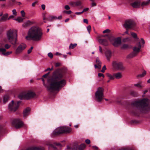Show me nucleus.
Wrapping results in <instances>:
<instances>
[{
  "mask_svg": "<svg viewBox=\"0 0 150 150\" xmlns=\"http://www.w3.org/2000/svg\"><path fill=\"white\" fill-rule=\"evenodd\" d=\"M32 23L30 21H28L25 24V27H27L29 25H31L32 24Z\"/></svg>",
  "mask_w": 150,
  "mask_h": 150,
  "instance_id": "f704fd0d",
  "label": "nucleus"
},
{
  "mask_svg": "<svg viewBox=\"0 0 150 150\" xmlns=\"http://www.w3.org/2000/svg\"><path fill=\"white\" fill-rule=\"evenodd\" d=\"M48 56L49 57L51 58L53 57V55L52 54L51 52L49 53L48 54Z\"/></svg>",
  "mask_w": 150,
  "mask_h": 150,
  "instance_id": "09e8293b",
  "label": "nucleus"
},
{
  "mask_svg": "<svg viewBox=\"0 0 150 150\" xmlns=\"http://www.w3.org/2000/svg\"><path fill=\"white\" fill-rule=\"evenodd\" d=\"M131 35L135 39L137 38V34L135 33L131 32Z\"/></svg>",
  "mask_w": 150,
  "mask_h": 150,
  "instance_id": "c9c22d12",
  "label": "nucleus"
},
{
  "mask_svg": "<svg viewBox=\"0 0 150 150\" xmlns=\"http://www.w3.org/2000/svg\"><path fill=\"white\" fill-rule=\"evenodd\" d=\"M30 109L29 108H27L25 109L23 111V116L24 117H26L29 114Z\"/></svg>",
  "mask_w": 150,
  "mask_h": 150,
  "instance_id": "412c9836",
  "label": "nucleus"
},
{
  "mask_svg": "<svg viewBox=\"0 0 150 150\" xmlns=\"http://www.w3.org/2000/svg\"><path fill=\"white\" fill-rule=\"evenodd\" d=\"M26 47L25 44L23 43L21 44L17 47L16 51V53L18 54L21 53Z\"/></svg>",
  "mask_w": 150,
  "mask_h": 150,
  "instance_id": "dca6fc26",
  "label": "nucleus"
},
{
  "mask_svg": "<svg viewBox=\"0 0 150 150\" xmlns=\"http://www.w3.org/2000/svg\"><path fill=\"white\" fill-rule=\"evenodd\" d=\"M12 123L16 129L20 128L23 125V122L19 118L14 119L12 120Z\"/></svg>",
  "mask_w": 150,
  "mask_h": 150,
  "instance_id": "f8f14e48",
  "label": "nucleus"
},
{
  "mask_svg": "<svg viewBox=\"0 0 150 150\" xmlns=\"http://www.w3.org/2000/svg\"><path fill=\"white\" fill-rule=\"evenodd\" d=\"M69 4L73 6H76L75 2H71L69 3Z\"/></svg>",
  "mask_w": 150,
  "mask_h": 150,
  "instance_id": "a19ab883",
  "label": "nucleus"
},
{
  "mask_svg": "<svg viewBox=\"0 0 150 150\" xmlns=\"http://www.w3.org/2000/svg\"><path fill=\"white\" fill-rule=\"evenodd\" d=\"M37 94H18V98L21 100H29L37 97Z\"/></svg>",
  "mask_w": 150,
  "mask_h": 150,
  "instance_id": "9b49d317",
  "label": "nucleus"
},
{
  "mask_svg": "<svg viewBox=\"0 0 150 150\" xmlns=\"http://www.w3.org/2000/svg\"><path fill=\"white\" fill-rule=\"evenodd\" d=\"M8 93H11V94H24L22 93V89L21 88H18L16 89H13L9 90ZM26 94H35L32 91L26 93Z\"/></svg>",
  "mask_w": 150,
  "mask_h": 150,
  "instance_id": "2eb2a0df",
  "label": "nucleus"
},
{
  "mask_svg": "<svg viewBox=\"0 0 150 150\" xmlns=\"http://www.w3.org/2000/svg\"><path fill=\"white\" fill-rule=\"evenodd\" d=\"M103 89L101 87H99L98 88L97 91L95 93V94H103Z\"/></svg>",
  "mask_w": 150,
  "mask_h": 150,
  "instance_id": "a878e982",
  "label": "nucleus"
},
{
  "mask_svg": "<svg viewBox=\"0 0 150 150\" xmlns=\"http://www.w3.org/2000/svg\"><path fill=\"white\" fill-rule=\"evenodd\" d=\"M112 52L110 50H107L105 52V54L108 61H110L112 56Z\"/></svg>",
  "mask_w": 150,
  "mask_h": 150,
  "instance_id": "6ab92c4d",
  "label": "nucleus"
},
{
  "mask_svg": "<svg viewBox=\"0 0 150 150\" xmlns=\"http://www.w3.org/2000/svg\"><path fill=\"white\" fill-rule=\"evenodd\" d=\"M33 47H31L30 49L28 50V54H30L32 52V50L33 49Z\"/></svg>",
  "mask_w": 150,
  "mask_h": 150,
  "instance_id": "ea45409f",
  "label": "nucleus"
},
{
  "mask_svg": "<svg viewBox=\"0 0 150 150\" xmlns=\"http://www.w3.org/2000/svg\"><path fill=\"white\" fill-rule=\"evenodd\" d=\"M92 148H93L94 149L96 150H97L98 149V148L96 146H93Z\"/></svg>",
  "mask_w": 150,
  "mask_h": 150,
  "instance_id": "e2e57ef3",
  "label": "nucleus"
},
{
  "mask_svg": "<svg viewBox=\"0 0 150 150\" xmlns=\"http://www.w3.org/2000/svg\"><path fill=\"white\" fill-rule=\"evenodd\" d=\"M61 65V64L59 62H57L55 64V66L56 67H59Z\"/></svg>",
  "mask_w": 150,
  "mask_h": 150,
  "instance_id": "864d4df0",
  "label": "nucleus"
},
{
  "mask_svg": "<svg viewBox=\"0 0 150 150\" xmlns=\"http://www.w3.org/2000/svg\"><path fill=\"white\" fill-rule=\"evenodd\" d=\"M8 13H6L0 19V22H3L6 21L8 17Z\"/></svg>",
  "mask_w": 150,
  "mask_h": 150,
  "instance_id": "b1692460",
  "label": "nucleus"
},
{
  "mask_svg": "<svg viewBox=\"0 0 150 150\" xmlns=\"http://www.w3.org/2000/svg\"><path fill=\"white\" fill-rule=\"evenodd\" d=\"M9 99V97L7 95H5L3 97V103H5Z\"/></svg>",
  "mask_w": 150,
  "mask_h": 150,
  "instance_id": "cd10ccee",
  "label": "nucleus"
},
{
  "mask_svg": "<svg viewBox=\"0 0 150 150\" xmlns=\"http://www.w3.org/2000/svg\"><path fill=\"white\" fill-rule=\"evenodd\" d=\"M129 48V45L126 44H124L123 45L122 48L123 49H127Z\"/></svg>",
  "mask_w": 150,
  "mask_h": 150,
  "instance_id": "473e14b6",
  "label": "nucleus"
},
{
  "mask_svg": "<svg viewBox=\"0 0 150 150\" xmlns=\"http://www.w3.org/2000/svg\"><path fill=\"white\" fill-rule=\"evenodd\" d=\"M99 51H100V52L101 53H103V51H102V47L100 46H99Z\"/></svg>",
  "mask_w": 150,
  "mask_h": 150,
  "instance_id": "0e129e2a",
  "label": "nucleus"
},
{
  "mask_svg": "<svg viewBox=\"0 0 150 150\" xmlns=\"http://www.w3.org/2000/svg\"><path fill=\"white\" fill-rule=\"evenodd\" d=\"M50 70H51L50 68H48L45 70V71L46 72L48 71H50Z\"/></svg>",
  "mask_w": 150,
  "mask_h": 150,
  "instance_id": "774afa93",
  "label": "nucleus"
},
{
  "mask_svg": "<svg viewBox=\"0 0 150 150\" xmlns=\"http://www.w3.org/2000/svg\"><path fill=\"white\" fill-rule=\"evenodd\" d=\"M13 14L15 16H16L17 15V12L15 9H13L12 10Z\"/></svg>",
  "mask_w": 150,
  "mask_h": 150,
  "instance_id": "a18cd8bd",
  "label": "nucleus"
},
{
  "mask_svg": "<svg viewBox=\"0 0 150 150\" xmlns=\"http://www.w3.org/2000/svg\"><path fill=\"white\" fill-rule=\"evenodd\" d=\"M65 79L64 72L58 70L54 71L47 79L48 89L52 92L59 91L65 85Z\"/></svg>",
  "mask_w": 150,
  "mask_h": 150,
  "instance_id": "f257e3e1",
  "label": "nucleus"
},
{
  "mask_svg": "<svg viewBox=\"0 0 150 150\" xmlns=\"http://www.w3.org/2000/svg\"><path fill=\"white\" fill-rule=\"evenodd\" d=\"M96 64L94 65L95 68L96 69H100L101 67V62L98 57H97L96 59Z\"/></svg>",
  "mask_w": 150,
  "mask_h": 150,
  "instance_id": "a211bd4d",
  "label": "nucleus"
},
{
  "mask_svg": "<svg viewBox=\"0 0 150 150\" xmlns=\"http://www.w3.org/2000/svg\"><path fill=\"white\" fill-rule=\"evenodd\" d=\"M118 150H132L131 149L127 147H123L119 149Z\"/></svg>",
  "mask_w": 150,
  "mask_h": 150,
  "instance_id": "4c0bfd02",
  "label": "nucleus"
},
{
  "mask_svg": "<svg viewBox=\"0 0 150 150\" xmlns=\"http://www.w3.org/2000/svg\"><path fill=\"white\" fill-rule=\"evenodd\" d=\"M83 22L85 23H86L87 24L88 23V21L87 19H83Z\"/></svg>",
  "mask_w": 150,
  "mask_h": 150,
  "instance_id": "338daca9",
  "label": "nucleus"
},
{
  "mask_svg": "<svg viewBox=\"0 0 150 150\" xmlns=\"http://www.w3.org/2000/svg\"><path fill=\"white\" fill-rule=\"evenodd\" d=\"M21 14L22 16L23 17H24L25 15V13L24 11L23 10H22L21 11Z\"/></svg>",
  "mask_w": 150,
  "mask_h": 150,
  "instance_id": "79ce46f5",
  "label": "nucleus"
},
{
  "mask_svg": "<svg viewBox=\"0 0 150 150\" xmlns=\"http://www.w3.org/2000/svg\"><path fill=\"white\" fill-rule=\"evenodd\" d=\"M55 144L58 146H60V147H61L62 146V145L60 143H56Z\"/></svg>",
  "mask_w": 150,
  "mask_h": 150,
  "instance_id": "6e6d98bb",
  "label": "nucleus"
},
{
  "mask_svg": "<svg viewBox=\"0 0 150 150\" xmlns=\"http://www.w3.org/2000/svg\"><path fill=\"white\" fill-rule=\"evenodd\" d=\"M71 131V129L68 127L63 126L59 127L53 131L51 136L52 137L56 136L61 134L69 133Z\"/></svg>",
  "mask_w": 150,
  "mask_h": 150,
  "instance_id": "39448f33",
  "label": "nucleus"
},
{
  "mask_svg": "<svg viewBox=\"0 0 150 150\" xmlns=\"http://www.w3.org/2000/svg\"><path fill=\"white\" fill-rule=\"evenodd\" d=\"M103 94H95V99L98 102L101 101L103 100Z\"/></svg>",
  "mask_w": 150,
  "mask_h": 150,
  "instance_id": "aec40b11",
  "label": "nucleus"
},
{
  "mask_svg": "<svg viewBox=\"0 0 150 150\" xmlns=\"http://www.w3.org/2000/svg\"><path fill=\"white\" fill-rule=\"evenodd\" d=\"M106 75L110 80H113L115 78L118 79H121L122 77V73L120 72L114 73L113 75L109 73H107Z\"/></svg>",
  "mask_w": 150,
  "mask_h": 150,
  "instance_id": "4468645a",
  "label": "nucleus"
},
{
  "mask_svg": "<svg viewBox=\"0 0 150 150\" xmlns=\"http://www.w3.org/2000/svg\"><path fill=\"white\" fill-rule=\"evenodd\" d=\"M45 148L42 146H33L28 147L25 150H44Z\"/></svg>",
  "mask_w": 150,
  "mask_h": 150,
  "instance_id": "f3484780",
  "label": "nucleus"
},
{
  "mask_svg": "<svg viewBox=\"0 0 150 150\" xmlns=\"http://www.w3.org/2000/svg\"><path fill=\"white\" fill-rule=\"evenodd\" d=\"M21 102V101H18L17 103H14L13 100L11 101V103L8 105V109L9 110L13 112H15L18 109L19 104Z\"/></svg>",
  "mask_w": 150,
  "mask_h": 150,
  "instance_id": "9d476101",
  "label": "nucleus"
},
{
  "mask_svg": "<svg viewBox=\"0 0 150 150\" xmlns=\"http://www.w3.org/2000/svg\"><path fill=\"white\" fill-rule=\"evenodd\" d=\"M46 145L48 146L49 149L52 148L54 150H56L57 148L55 146H54V145L52 144L48 143H47Z\"/></svg>",
  "mask_w": 150,
  "mask_h": 150,
  "instance_id": "bb28decb",
  "label": "nucleus"
},
{
  "mask_svg": "<svg viewBox=\"0 0 150 150\" xmlns=\"http://www.w3.org/2000/svg\"><path fill=\"white\" fill-rule=\"evenodd\" d=\"M110 31V30H109V29H107L104 31H103V33H109Z\"/></svg>",
  "mask_w": 150,
  "mask_h": 150,
  "instance_id": "de8ad7c7",
  "label": "nucleus"
},
{
  "mask_svg": "<svg viewBox=\"0 0 150 150\" xmlns=\"http://www.w3.org/2000/svg\"><path fill=\"white\" fill-rule=\"evenodd\" d=\"M37 3L38 1H37L34 2V3H33L32 4V6L33 7L34 6H35V5L37 4Z\"/></svg>",
  "mask_w": 150,
  "mask_h": 150,
  "instance_id": "bf43d9fd",
  "label": "nucleus"
},
{
  "mask_svg": "<svg viewBox=\"0 0 150 150\" xmlns=\"http://www.w3.org/2000/svg\"><path fill=\"white\" fill-rule=\"evenodd\" d=\"M65 8L67 10H68L70 9V8L69 6L68 5H66L64 6Z\"/></svg>",
  "mask_w": 150,
  "mask_h": 150,
  "instance_id": "3c124183",
  "label": "nucleus"
},
{
  "mask_svg": "<svg viewBox=\"0 0 150 150\" xmlns=\"http://www.w3.org/2000/svg\"><path fill=\"white\" fill-rule=\"evenodd\" d=\"M85 142L87 144H88L90 143V141L88 139H87L85 140Z\"/></svg>",
  "mask_w": 150,
  "mask_h": 150,
  "instance_id": "5fc2aeb1",
  "label": "nucleus"
},
{
  "mask_svg": "<svg viewBox=\"0 0 150 150\" xmlns=\"http://www.w3.org/2000/svg\"><path fill=\"white\" fill-rule=\"evenodd\" d=\"M131 40V38L130 37H127L123 38L122 39V41L123 42H128Z\"/></svg>",
  "mask_w": 150,
  "mask_h": 150,
  "instance_id": "c85d7f7f",
  "label": "nucleus"
},
{
  "mask_svg": "<svg viewBox=\"0 0 150 150\" xmlns=\"http://www.w3.org/2000/svg\"><path fill=\"white\" fill-rule=\"evenodd\" d=\"M77 44L75 43L74 44L71 43L70 44L69 48V49H72L74 48L77 45Z\"/></svg>",
  "mask_w": 150,
  "mask_h": 150,
  "instance_id": "7c9ffc66",
  "label": "nucleus"
},
{
  "mask_svg": "<svg viewBox=\"0 0 150 150\" xmlns=\"http://www.w3.org/2000/svg\"><path fill=\"white\" fill-rule=\"evenodd\" d=\"M146 74V72L145 71H144L142 74H140L137 76V77H144Z\"/></svg>",
  "mask_w": 150,
  "mask_h": 150,
  "instance_id": "2f4dec72",
  "label": "nucleus"
},
{
  "mask_svg": "<svg viewBox=\"0 0 150 150\" xmlns=\"http://www.w3.org/2000/svg\"><path fill=\"white\" fill-rule=\"evenodd\" d=\"M102 37H106L107 39H99L98 41L100 43L105 46H107L109 45L108 40L115 47H117L121 44V38L120 37H118L116 38L114 37L109 35H103Z\"/></svg>",
  "mask_w": 150,
  "mask_h": 150,
  "instance_id": "7ed1b4c3",
  "label": "nucleus"
},
{
  "mask_svg": "<svg viewBox=\"0 0 150 150\" xmlns=\"http://www.w3.org/2000/svg\"><path fill=\"white\" fill-rule=\"evenodd\" d=\"M149 101L148 99L144 98L134 101L132 105L139 108L142 112L145 113L150 111V106H148Z\"/></svg>",
  "mask_w": 150,
  "mask_h": 150,
  "instance_id": "20e7f679",
  "label": "nucleus"
},
{
  "mask_svg": "<svg viewBox=\"0 0 150 150\" xmlns=\"http://www.w3.org/2000/svg\"><path fill=\"white\" fill-rule=\"evenodd\" d=\"M4 90L2 89V87L0 86V93H4Z\"/></svg>",
  "mask_w": 150,
  "mask_h": 150,
  "instance_id": "4d7b16f0",
  "label": "nucleus"
},
{
  "mask_svg": "<svg viewBox=\"0 0 150 150\" xmlns=\"http://www.w3.org/2000/svg\"><path fill=\"white\" fill-rule=\"evenodd\" d=\"M133 85L134 86L139 89H142L144 87V86L142 85V82L141 81H139L137 83L134 84Z\"/></svg>",
  "mask_w": 150,
  "mask_h": 150,
  "instance_id": "4be33fe9",
  "label": "nucleus"
},
{
  "mask_svg": "<svg viewBox=\"0 0 150 150\" xmlns=\"http://www.w3.org/2000/svg\"><path fill=\"white\" fill-rule=\"evenodd\" d=\"M98 76L99 77L102 76L103 78H104L105 77L104 75L101 73H98Z\"/></svg>",
  "mask_w": 150,
  "mask_h": 150,
  "instance_id": "8fccbe9b",
  "label": "nucleus"
},
{
  "mask_svg": "<svg viewBox=\"0 0 150 150\" xmlns=\"http://www.w3.org/2000/svg\"><path fill=\"white\" fill-rule=\"evenodd\" d=\"M50 72H49L43 75L42 76V78L45 79L47 78L49 76V74H50Z\"/></svg>",
  "mask_w": 150,
  "mask_h": 150,
  "instance_id": "58836bf2",
  "label": "nucleus"
},
{
  "mask_svg": "<svg viewBox=\"0 0 150 150\" xmlns=\"http://www.w3.org/2000/svg\"><path fill=\"white\" fill-rule=\"evenodd\" d=\"M135 25L136 23L133 21L131 20L125 21L123 25V26L126 29L125 33L129 35L128 29H134Z\"/></svg>",
  "mask_w": 150,
  "mask_h": 150,
  "instance_id": "0eeeda50",
  "label": "nucleus"
},
{
  "mask_svg": "<svg viewBox=\"0 0 150 150\" xmlns=\"http://www.w3.org/2000/svg\"><path fill=\"white\" fill-rule=\"evenodd\" d=\"M86 145L84 144H82L79 147V150H83L85 147Z\"/></svg>",
  "mask_w": 150,
  "mask_h": 150,
  "instance_id": "c756f323",
  "label": "nucleus"
},
{
  "mask_svg": "<svg viewBox=\"0 0 150 150\" xmlns=\"http://www.w3.org/2000/svg\"><path fill=\"white\" fill-rule=\"evenodd\" d=\"M15 20L17 21L19 23H21L23 22V19L21 17H18L17 18L15 19Z\"/></svg>",
  "mask_w": 150,
  "mask_h": 150,
  "instance_id": "72a5a7b5",
  "label": "nucleus"
},
{
  "mask_svg": "<svg viewBox=\"0 0 150 150\" xmlns=\"http://www.w3.org/2000/svg\"><path fill=\"white\" fill-rule=\"evenodd\" d=\"M89 10V8H84L83 9V11H82V13H83V12L87 11Z\"/></svg>",
  "mask_w": 150,
  "mask_h": 150,
  "instance_id": "603ef678",
  "label": "nucleus"
},
{
  "mask_svg": "<svg viewBox=\"0 0 150 150\" xmlns=\"http://www.w3.org/2000/svg\"><path fill=\"white\" fill-rule=\"evenodd\" d=\"M142 46L140 42L137 43L136 45V46L133 47V52L129 54L127 56V58H132L137 55L140 51Z\"/></svg>",
  "mask_w": 150,
  "mask_h": 150,
  "instance_id": "1a4fd4ad",
  "label": "nucleus"
},
{
  "mask_svg": "<svg viewBox=\"0 0 150 150\" xmlns=\"http://www.w3.org/2000/svg\"><path fill=\"white\" fill-rule=\"evenodd\" d=\"M87 29L88 31V33H90V31L91 30V26L89 25L87 26Z\"/></svg>",
  "mask_w": 150,
  "mask_h": 150,
  "instance_id": "37998d69",
  "label": "nucleus"
},
{
  "mask_svg": "<svg viewBox=\"0 0 150 150\" xmlns=\"http://www.w3.org/2000/svg\"><path fill=\"white\" fill-rule=\"evenodd\" d=\"M41 7H42V9L43 10H44L45 9V6L44 4H42L41 5Z\"/></svg>",
  "mask_w": 150,
  "mask_h": 150,
  "instance_id": "13d9d810",
  "label": "nucleus"
},
{
  "mask_svg": "<svg viewBox=\"0 0 150 150\" xmlns=\"http://www.w3.org/2000/svg\"><path fill=\"white\" fill-rule=\"evenodd\" d=\"M96 4L94 2L92 3L91 6L93 7L96 6Z\"/></svg>",
  "mask_w": 150,
  "mask_h": 150,
  "instance_id": "052dcab7",
  "label": "nucleus"
},
{
  "mask_svg": "<svg viewBox=\"0 0 150 150\" xmlns=\"http://www.w3.org/2000/svg\"><path fill=\"white\" fill-rule=\"evenodd\" d=\"M14 17V16L13 15H11L8 18V20H9L11 18H13Z\"/></svg>",
  "mask_w": 150,
  "mask_h": 150,
  "instance_id": "680f3d73",
  "label": "nucleus"
},
{
  "mask_svg": "<svg viewBox=\"0 0 150 150\" xmlns=\"http://www.w3.org/2000/svg\"><path fill=\"white\" fill-rule=\"evenodd\" d=\"M132 87V86H127L125 88V90L127 91H129V89Z\"/></svg>",
  "mask_w": 150,
  "mask_h": 150,
  "instance_id": "e433bc0d",
  "label": "nucleus"
},
{
  "mask_svg": "<svg viewBox=\"0 0 150 150\" xmlns=\"http://www.w3.org/2000/svg\"><path fill=\"white\" fill-rule=\"evenodd\" d=\"M7 36L10 43L13 45L17 44V34L15 31L11 30H9L7 32Z\"/></svg>",
  "mask_w": 150,
  "mask_h": 150,
  "instance_id": "423d86ee",
  "label": "nucleus"
},
{
  "mask_svg": "<svg viewBox=\"0 0 150 150\" xmlns=\"http://www.w3.org/2000/svg\"><path fill=\"white\" fill-rule=\"evenodd\" d=\"M112 65L114 68L116 69L123 71L125 69L122 63L120 62L113 61L112 63Z\"/></svg>",
  "mask_w": 150,
  "mask_h": 150,
  "instance_id": "ddd939ff",
  "label": "nucleus"
},
{
  "mask_svg": "<svg viewBox=\"0 0 150 150\" xmlns=\"http://www.w3.org/2000/svg\"><path fill=\"white\" fill-rule=\"evenodd\" d=\"M76 6H79V8L81 9L83 8V6L82 5V2L80 1H77L75 2Z\"/></svg>",
  "mask_w": 150,
  "mask_h": 150,
  "instance_id": "393cba45",
  "label": "nucleus"
},
{
  "mask_svg": "<svg viewBox=\"0 0 150 150\" xmlns=\"http://www.w3.org/2000/svg\"><path fill=\"white\" fill-rule=\"evenodd\" d=\"M42 35V31L40 28L33 26L29 29L28 35L26 37V39L29 40V38H30L34 40L38 41L41 40Z\"/></svg>",
  "mask_w": 150,
  "mask_h": 150,
  "instance_id": "f03ea898",
  "label": "nucleus"
},
{
  "mask_svg": "<svg viewBox=\"0 0 150 150\" xmlns=\"http://www.w3.org/2000/svg\"><path fill=\"white\" fill-rule=\"evenodd\" d=\"M106 69V66L105 65H104L102 69V70H101V71L103 72L104 73L105 72V70Z\"/></svg>",
  "mask_w": 150,
  "mask_h": 150,
  "instance_id": "49530a36",
  "label": "nucleus"
},
{
  "mask_svg": "<svg viewBox=\"0 0 150 150\" xmlns=\"http://www.w3.org/2000/svg\"><path fill=\"white\" fill-rule=\"evenodd\" d=\"M82 13H82V11L81 12H76L75 13V14L77 15H80Z\"/></svg>",
  "mask_w": 150,
  "mask_h": 150,
  "instance_id": "69168bd1",
  "label": "nucleus"
},
{
  "mask_svg": "<svg viewBox=\"0 0 150 150\" xmlns=\"http://www.w3.org/2000/svg\"><path fill=\"white\" fill-rule=\"evenodd\" d=\"M57 19V17L54 16H49L47 18H45V17H43V20H47L50 21H52L54 20Z\"/></svg>",
  "mask_w": 150,
  "mask_h": 150,
  "instance_id": "5701e85b",
  "label": "nucleus"
},
{
  "mask_svg": "<svg viewBox=\"0 0 150 150\" xmlns=\"http://www.w3.org/2000/svg\"><path fill=\"white\" fill-rule=\"evenodd\" d=\"M63 13H66L68 14H70L72 13V12L71 11H63Z\"/></svg>",
  "mask_w": 150,
  "mask_h": 150,
  "instance_id": "c03bdc74",
  "label": "nucleus"
},
{
  "mask_svg": "<svg viewBox=\"0 0 150 150\" xmlns=\"http://www.w3.org/2000/svg\"><path fill=\"white\" fill-rule=\"evenodd\" d=\"M11 47V45L6 44H4L3 42L0 43V52H1V54L4 56H7L11 54L12 52L6 51V49H9Z\"/></svg>",
  "mask_w": 150,
  "mask_h": 150,
  "instance_id": "6e6552de",
  "label": "nucleus"
}]
</instances>
